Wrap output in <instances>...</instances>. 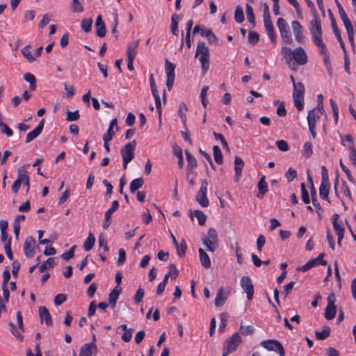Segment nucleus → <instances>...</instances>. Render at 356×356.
Listing matches in <instances>:
<instances>
[{
    "label": "nucleus",
    "mask_w": 356,
    "mask_h": 356,
    "mask_svg": "<svg viewBox=\"0 0 356 356\" xmlns=\"http://www.w3.org/2000/svg\"><path fill=\"white\" fill-rule=\"evenodd\" d=\"M315 265H316V260L310 259L305 265L298 266L296 270L298 271L305 272L314 267Z\"/></svg>",
    "instance_id": "46"
},
{
    "label": "nucleus",
    "mask_w": 356,
    "mask_h": 356,
    "mask_svg": "<svg viewBox=\"0 0 356 356\" xmlns=\"http://www.w3.org/2000/svg\"><path fill=\"white\" fill-rule=\"evenodd\" d=\"M324 109H321L320 107H315L311 110L307 115L308 125L316 126V122L319 120L320 118L323 115Z\"/></svg>",
    "instance_id": "12"
},
{
    "label": "nucleus",
    "mask_w": 356,
    "mask_h": 356,
    "mask_svg": "<svg viewBox=\"0 0 356 356\" xmlns=\"http://www.w3.org/2000/svg\"><path fill=\"white\" fill-rule=\"evenodd\" d=\"M70 9L73 13H81L83 11V7L79 0H72Z\"/></svg>",
    "instance_id": "43"
},
{
    "label": "nucleus",
    "mask_w": 356,
    "mask_h": 356,
    "mask_svg": "<svg viewBox=\"0 0 356 356\" xmlns=\"http://www.w3.org/2000/svg\"><path fill=\"white\" fill-rule=\"evenodd\" d=\"M234 19L237 23H242L244 20L243 8L238 6L234 12Z\"/></svg>",
    "instance_id": "40"
},
{
    "label": "nucleus",
    "mask_w": 356,
    "mask_h": 356,
    "mask_svg": "<svg viewBox=\"0 0 356 356\" xmlns=\"http://www.w3.org/2000/svg\"><path fill=\"white\" fill-rule=\"evenodd\" d=\"M79 118V113L78 111L72 112L69 110L67 111L66 120L69 122L76 121Z\"/></svg>",
    "instance_id": "61"
},
{
    "label": "nucleus",
    "mask_w": 356,
    "mask_h": 356,
    "mask_svg": "<svg viewBox=\"0 0 356 356\" xmlns=\"http://www.w3.org/2000/svg\"><path fill=\"white\" fill-rule=\"evenodd\" d=\"M120 330L124 331V332L121 337L122 340L124 342L130 341V340L132 337V334H133L134 330L132 328H128L127 325L126 324H122V325H119L117 327L116 332L118 333H120Z\"/></svg>",
    "instance_id": "20"
},
{
    "label": "nucleus",
    "mask_w": 356,
    "mask_h": 356,
    "mask_svg": "<svg viewBox=\"0 0 356 356\" xmlns=\"http://www.w3.org/2000/svg\"><path fill=\"white\" fill-rule=\"evenodd\" d=\"M313 19L309 22V29L312 35V41L323 38L322 26L320 18L316 12H313Z\"/></svg>",
    "instance_id": "3"
},
{
    "label": "nucleus",
    "mask_w": 356,
    "mask_h": 356,
    "mask_svg": "<svg viewBox=\"0 0 356 356\" xmlns=\"http://www.w3.org/2000/svg\"><path fill=\"white\" fill-rule=\"evenodd\" d=\"M194 215L197 218L198 222L200 225H204L206 222L207 216L206 215L200 210L194 211Z\"/></svg>",
    "instance_id": "49"
},
{
    "label": "nucleus",
    "mask_w": 356,
    "mask_h": 356,
    "mask_svg": "<svg viewBox=\"0 0 356 356\" xmlns=\"http://www.w3.org/2000/svg\"><path fill=\"white\" fill-rule=\"evenodd\" d=\"M283 56L288 60H291L293 58V51L287 47H283L281 50Z\"/></svg>",
    "instance_id": "60"
},
{
    "label": "nucleus",
    "mask_w": 356,
    "mask_h": 356,
    "mask_svg": "<svg viewBox=\"0 0 356 356\" xmlns=\"http://www.w3.org/2000/svg\"><path fill=\"white\" fill-rule=\"evenodd\" d=\"M92 25V19L91 18H85L81 22V28L86 33L90 31Z\"/></svg>",
    "instance_id": "47"
},
{
    "label": "nucleus",
    "mask_w": 356,
    "mask_h": 356,
    "mask_svg": "<svg viewBox=\"0 0 356 356\" xmlns=\"http://www.w3.org/2000/svg\"><path fill=\"white\" fill-rule=\"evenodd\" d=\"M254 295V286L252 280L249 277H246V296L250 300Z\"/></svg>",
    "instance_id": "35"
},
{
    "label": "nucleus",
    "mask_w": 356,
    "mask_h": 356,
    "mask_svg": "<svg viewBox=\"0 0 356 356\" xmlns=\"http://www.w3.org/2000/svg\"><path fill=\"white\" fill-rule=\"evenodd\" d=\"M285 176L289 182L292 181L297 177L296 170L292 168H289Z\"/></svg>",
    "instance_id": "62"
},
{
    "label": "nucleus",
    "mask_w": 356,
    "mask_h": 356,
    "mask_svg": "<svg viewBox=\"0 0 356 356\" xmlns=\"http://www.w3.org/2000/svg\"><path fill=\"white\" fill-rule=\"evenodd\" d=\"M291 28L293 30V32L295 35L296 40L299 43H303L304 42V35H303V29L302 26L300 24V23L298 21H293L291 22Z\"/></svg>",
    "instance_id": "17"
},
{
    "label": "nucleus",
    "mask_w": 356,
    "mask_h": 356,
    "mask_svg": "<svg viewBox=\"0 0 356 356\" xmlns=\"http://www.w3.org/2000/svg\"><path fill=\"white\" fill-rule=\"evenodd\" d=\"M349 148V158L353 161V165L356 166V149L355 145H350Z\"/></svg>",
    "instance_id": "64"
},
{
    "label": "nucleus",
    "mask_w": 356,
    "mask_h": 356,
    "mask_svg": "<svg viewBox=\"0 0 356 356\" xmlns=\"http://www.w3.org/2000/svg\"><path fill=\"white\" fill-rule=\"evenodd\" d=\"M304 92L305 86L302 83H297L293 87V100L298 111H302L304 108Z\"/></svg>",
    "instance_id": "5"
},
{
    "label": "nucleus",
    "mask_w": 356,
    "mask_h": 356,
    "mask_svg": "<svg viewBox=\"0 0 356 356\" xmlns=\"http://www.w3.org/2000/svg\"><path fill=\"white\" fill-rule=\"evenodd\" d=\"M258 187V193L257 194V197L259 199H261L264 197V196L268 192V184L265 181V176H262L257 184Z\"/></svg>",
    "instance_id": "24"
},
{
    "label": "nucleus",
    "mask_w": 356,
    "mask_h": 356,
    "mask_svg": "<svg viewBox=\"0 0 356 356\" xmlns=\"http://www.w3.org/2000/svg\"><path fill=\"white\" fill-rule=\"evenodd\" d=\"M35 243H36V242H35V238L31 236H29L26 239V241L24 242V251L25 255L28 258H31L33 257Z\"/></svg>",
    "instance_id": "16"
},
{
    "label": "nucleus",
    "mask_w": 356,
    "mask_h": 356,
    "mask_svg": "<svg viewBox=\"0 0 356 356\" xmlns=\"http://www.w3.org/2000/svg\"><path fill=\"white\" fill-rule=\"evenodd\" d=\"M201 35L207 38L210 44L217 42V38L211 29H202Z\"/></svg>",
    "instance_id": "36"
},
{
    "label": "nucleus",
    "mask_w": 356,
    "mask_h": 356,
    "mask_svg": "<svg viewBox=\"0 0 356 356\" xmlns=\"http://www.w3.org/2000/svg\"><path fill=\"white\" fill-rule=\"evenodd\" d=\"M301 193H302V200L305 204H309L310 202L309 193L306 189L305 185L304 183H302L300 185Z\"/></svg>",
    "instance_id": "54"
},
{
    "label": "nucleus",
    "mask_w": 356,
    "mask_h": 356,
    "mask_svg": "<svg viewBox=\"0 0 356 356\" xmlns=\"http://www.w3.org/2000/svg\"><path fill=\"white\" fill-rule=\"evenodd\" d=\"M328 14H329V17H330V21H331V26H332V31L335 35V36L337 37L339 44H340V46L341 47V49H343V52L344 53H346V47H345V44L341 37V34H340V31L337 27V22L335 21V19L332 13V12L330 10H329L328 12Z\"/></svg>",
    "instance_id": "15"
},
{
    "label": "nucleus",
    "mask_w": 356,
    "mask_h": 356,
    "mask_svg": "<svg viewBox=\"0 0 356 356\" xmlns=\"http://www.w3.org/2000/svg\"><path fill=\"white\" fill-rule=\"evenodd\" d=\"M330 333V328L329 326H324V328L322 331L316 332V337L318 340H324L325 339Z\"/></svg>",
    "instance_id": "38"
},
{
    "label": "nucleus",
    "mask_w": 356,
    "mask_h": 356,
    "mask_svg": "<svg viewBox=\"0 0 356 356\" xmlns=\"http://www.w3.org/2000/svg\"><path fill=\"white\" fill-rule=\"evenodd\" d=\"M144 180L143 178H137L131 181L130 183V191L131 193H135L137 190L143 186Z\"/></svg>",
    "instance_id": "31"
},
{
    "label": "nucleus",
    "mask_w": 356,
    "mask_h": 356,
    "mask_svg": "<svg viewBox=\"0 0 356 356\" xmlns=\"http://www.w3.org/2000/svg\"><path fill=\"white\" fill-rule=\"evenodd\" d=\"M119 208V202L117 200H114L112 203V206L110 209H108L106 213L105 216H106V218H111V215L118 210Z\"/></svg>",
    "instance_id": "58"
},
{
    "label": "nucleus",
    "mask_w": 356,
    "mask_h": 356,
    "mask_svg": "<svg viewBox=\"0 0 356 356\" xmlns=\"http://www.w3.org/2000/svg\"><path fill=\"white\" fill-rule=\"evenodd\" d=\"M38 312L41 322L44 321L47 326H51V316L48 309L44 306H42L39 307Z\"/></svg>",
    "instance_id": "21"
},
{
    "label": "nucleus",
    "mask_w": 356,
    "mask_h": 356,
    "mask_svg": "<svg viewBox=\"0 0 356 356\" xmlns=\"http://www.w3.org/2000/svg\"><path fill=\"white\" fill-rule=\"evenodd\" d=\"M277 26L278 27L283 42L288 44H291L293 39L290 32L289 26L286 20L282 17L278 18L277 21Z\"/></svg>",
    "instance_id": "6"
},
{
    "label": "nucleus",
    "mask_w": 356,
    "mask_h": 356,
    "mask_svg": "<svg viewBox=\"0 0 356 356\" xmlns=\"http://www.w3.org/2000/svg\"><path fill=\"white\" fill-rule=\"evenodd\" d=\"M246 15L248 19V22L254 26V16L253 13L252 8L246 3Z\"/></svg>",
    "instance_id": "52"
},
{
    "label": "nucleus",
    "mask_w": 356,
    "mask_h": 356,
    "mask_svg": "<svg viewBox=\"0 0 356 356\" xmlns=\"http://www.w3.org/2000/svg\"><path fill=\"white\" fill-rule=\"evenodd\" d=\"M293 59L298 65H303L307 63V56L301 47H298L293 50Z\"/></svg>",
    "instance_id": "11"
},
{
    "label": "nucleus",
    "mask_w": 356,
    "mask_h": 356,
    "mask_svg": "<svg viewBox=\"0 0 356 356\" xmlns=\"http://www.w3.org/2000/svg\"><path fill=\"white\" fill-rule=\"evenodd\" d=\"M66 299H67L66 295L63 294V293H59L55 296L54 302L56 306H58V305H61L62 303H63L66 300Z\"/></svg>",
    "instance_id": "63"
},
{
    "label": "nucleus",
    "mask_w": 356,
    "mask_h": 356,
    "mask_svg": "<svg viewBox=\"0 0 356 356\" xmlns=\"http://www.w3.org/2000/svg\"><path fill=\"white\" fill-rule=\"evenodd\" d=\"M241 342L242 339L238 332L232 334L224 343L222 355L227 356L229 354L234 352Z\"/></svg>",
    "instance_id": "2"
},
{
    "label": "nucleus",
    "mask_w": 356,
    "mask_h": 356,
    "mask_svg": "<svg viewBox=\"0 0 356 356\" xmlns=\"http://www.w3.org/2000/svg\"><path fill=\"white\" fill-rule=\"evenodd\" d=\"M179 20V15L177 14H173L171 16V26L170 31L172 33L175 35H177L179 30H178V24Z\"/></svg>",
    "instance_id": "30"
},
{
    "label": "nucleus",
    "mask_w": 356,
    "mask_h": 356,
    "mask_svg": "<svg viewBox=\"0 0 356 356\" xmlns=\"http://www.w3.org/2000/svg\"><path fill=\"white\" fill-rule=\"evenodd\" d=\"M314 44L318 48L320 53L322 55L327 54L325 44L323 41V38L316 40L313 41Z\"/></svg>",
    "instance_id": "44"
},
{
    "label": "nucleus",
    "mask_w": 356,
    "mask_h": 356,
    "mask_svg": "<svg viewBox=\"0 0 356 356\" xmlns=\"http://www.w3.org/2000/svg\"><path fill=\"white\" fill-rule=\"evenodd\" d=\"M76 248V245H73L70 248V249L68 251L62 254V259L65 261H69L70 259H71L74 255V251Z\"/></svg>",
    "instance_id": "51"
},
{
    "label": "nucleus",
    "mask_w": 356,
    "mask_h": 356,
    "mask_svg": "<svg viewBox=\"0 0 356 356\" xmlns=\"http://www.w3.org/2000/svg\"><path fill=\"white\" fill-rule=\"evenodd\" d=\"M199 57L201 63V67L204 73H205L209 67V50L204 42H198L195 52V57Z\"/></svg>",
    "instance_id": "1"
},
{
    "label": "nucleus",
    "mask_w": 356,
    "mask_h": 356,
    "mask_svg": "<svg viewBox=\"0 0 356 356\" xmlns=\"http://www.w3.org/2000/svg\"><path fill=\"white\" fill-rule=\"evenodd\" d=\"M244 165L243 161L240 157L236 156L234 159V181L238 182L242 175V170Z\"/></svg>",
    "instance_id": "22"
},
{
    "label": "nucleus",
    "mask_w": 356,
    "mask_h": 356,
    "mask_svg": "<svg viewBox=\"0 0 356 356\" xmlns=\"http://www.w3.org/2000/svg\"><path fill=\"white\" fill-rule=\"evenodd\" d=\"M8 325L11 327L12 334L19 341L23 340V336L21 334V332L16 328L15 324L13 322H9Z\"/></svg>",
    "instance_id": "55"
},
{
    "label": "nucleus",
    "mask_w": 356,
    "mask_h": 356,
    "mask_svg": "<svg viewBox=\"0 0 356 356\" xmlns=\"http://www.w3.org/2000/svg\"><path fill=\"white\" fill-rule=\"evenodd\" d=\"M95 243V236L90 232L87 239L85 241L83 247L86 251H90L92 249Z\"/></svg>",
    "instance_id": "32"
},
{
    "label": "nucleus",
    "mask_w": 356,
    "mask_h": 356,
    "mask_svg": "<svg viewBox=\"0 0 356 356\" xmlns=\"http://www.w3.org/2000/svg\"><path fill=\"white\" fill-rule=\"evenodd\" d=\"M139 44V40L130 44L127 51V58L134 59L137 54V47Z\"/></svg>",
    "instance_id": "27"
},
{
    "label": "nucleus",
    "mask_w": 356,
    "mask_h": 356,
    "mask_svg": "<svg viewBox=\"0 0 356 356\" xmlns=\"http://www.w3.org/2000/svg\"><path fill=\"white\" fill-rule=\"evenodd\" d=\"M312 154V146L311 143L306 142L303 145V149H302V154L308 158Z\"/></svg>",
    "instance_id": "57"
},
{
    "label": "nucleus",
    "mask_w": 356,
    "mask_h": 356,
    "mask_svg": "<svg viewBox=\"0 0 356 356\" xmlns=\"http://www.w3.org/2000/svg\"><path fill=\"white\" fill-rule=\"evenodd\" d=\"M177 248V254L179 257H182L185 255L187 249L186 243L182 240Z\"/></svg>",
    "instance_id": "56"
},
{
    "label": "nucleus",
    "mask_w": 356,
    "mask_h": 356,
    "mask_svg": "<svg viewBox=\"0 0 356 356\" xmlns=\"http://www.w3.org/2000/svg\"><path fill=\"white\" fill-rule=\"evenodd\" d=\"M213 151L215 161L218 164H221L222 163V154L220 147L217 145H214Z\"/></svg>",
    "instance_id": "41"
},
{
    "label": "nucleus",
    "mask_w": 356,
    "mask_h": 356,
    "mask_svg": "<svg viewBox=\"0 0 356 356\" xmlns=\"http://www.w3.org/2000/svg\"><path fill=\"white\" fill-rule=\"evenodd\" d=\"M329 191H330V185H327V186L321 185L320 186V188H319L320 197L322 199L327 200V202H330L329 198H328Z\"/></svg>",
    "instance_id": "42"
},
{
    "label": "nucleus",
    "mask_w": 356,
    "mask_h": 356,
    "mask_svg": "<svg viewBox=\"0 0 356 356\" xmlns=\"http://www.w3.org/2000/svg\"><path fill=\"white\" fill-rule=\"evenodd\" d=\"M96 34L97 36L102 38L106 33V29L104 22L101 15H98L95 22Z\"/></svg>",
    "instance_id": "23"
},
{
    "label": "nucleus",
    "mask_w": 356,
    "mask_h": 356,
    "mask_svg": "<svg viewBox=\"0 0 356 356\" xmlns=\"http://www.w3.org/2000/svg\"><path fill=\"white\" fill-rule=\"evenodd\" d=\"M22 54L29 62H33L35 60V57L31 51L30 45H26L24 48H22Z\"/></svg>",
    "instance_id": "39"
},
{
    "label": "nucleus",
    "mask_w": 356,
    "mask_h": 356,
    "mask_svg": "<svg viewBox=\"0 0 356 356\" xmlns=\"http://www.w3.org/2000/svg\"><path fill=\"white\" fill-rule=\"evenodd\" d=\"M165 67L167 75L166 86L168 89L170 90L173 86L175 77V65L170 62L168 60H165Z\"/></svg>",
    "instance_id": "10"
},
{
    "label": "nucleus",
    "mask_w": 356,
    "mask_h": 356,
    "mask_svg": "<svg viewBox=\"0 0 356 356\" xmlns=\"http://www.w3.org/2000/svg\"><path fill=\"white\" fill-rule=\"evenodd\" d=\"M264 27L265 30L269 37L270 41L273 43L276 42V36L274 31V27L273 22L271 21V18H264Z\"/></svg>",
    "instance_id": "18"
},
{
    "label": "nucleus",
    "mask_w": 356,
    "mask_h": 356,
    "mask_svg": "<svg viewBox=\"0 0 356 356\" xmlns=\"http://www.w3.org/2000/svg\"><path fill=\"white\" fill-rule=\"evenodd\" d=\"M136 146V141L134 140L121 148L120 153L122 157L124 169H127L128 163L133 159Z\"/></svg>",
    "instance_id": "4"
},
{
    "label": "nucleus",
    "mask_w": 356,
    "mask_h": 356,
    "mask_svg": "<svg viewBox=\"0 0 356 356\" xmlns=\"http://www.w3.org/2000/svg\"><path fill=\"white\" fill-rule=\"evenodd\" d=\"M222 291H223L222 288L219 289V290L216 294V300H215V305L216 307L222 306L225 301V298H223V296H222Z\"/></svg>",
    "instance_id": "48"
},
{
    "label": "nucleus",
    "mask_w": 356,
    "mask_h": 356,
    "mask_svg": "<svg viewBox=\"0 0 356 356\" xmlns=\"http://www.w3.org/2000/svg\"><path fill=\"white\" fill-rule=\"evenodd\" d=\"M44 120H42L38 125L31 132H29L26 138V143H29L32 140H33L35 138H36L42 132L43 127H44Z\"/></svg>",
    "instance_id": "19"
},
{
    "label": "nucleus",
    "mask_w": 356,
    "mask_h": 356,
    "mask_svg": "<svg viewBox=\"0 0 356 356\" xmlns=\"http://www.w3.org/2000/svg\"><path fill=\"white\" fill-rule=\"evenodd\" d=\"M120 293V289H118V286L113 289L108 295L109 304L111 305L112 307H115L116 302L119 298Z\"/></svg>",
    "instance_id": "29"
},
{
    "label": "nucleus",
    "mask_w": 356,
    "mask_h": 356,
    "mask_svg": "<svg viewBox=\"0 0 356 356\" xmlns=\"http://www.w3.org/2000/svg\"><path fill=\"white\" fill-rule=\"evenodd\" d=\"M261 345L263 346L264 348L269 351L277 352L280 356H284L285 355V351L283 346L277 340H265L261 343Z\"/></svg>",
    "instance_id": "7"
},
{
    "label": "nucleus",
    "mask_w": 356,
    "mask_h": 356,
    "mask_svg": "<svg viewBox=\"0 0 356 356\" xmlns=\"http://www.w3.org/2000/svg\"><path fill=\"white\" fill-rule=\"evenodd\" d=\"M248 39L250 44L255 45L259 40V35L255 31H249Z\"/></svg>",
    "instance_id": "45"
},
{
    "label": "nucleus",
    "mask_w": 356,
    "mask_h": 356,
    "mask_svg": "<svg viewBox=\"0 0 356 356\" xmlns=\"http://www.w3.org/2000/svg\"><path fill=\"white\" fill-rule=\"evenodd\" d=\"M339 217V214L334 213L332 216V221L333 224V228L337 235V243L339 245H341V241L344 236V229L337 222Z\"/></svg>",
    "instance_id": "14"
},
{
    "label": "nucleus",
    "mask_w": 356,
    "mask_h": 356,
    "mask_svg": "<svg viewBox=\"0 0 356 356\" xmlns=\"http://www.w3.org/2000/svg\"><path fill=\"white\" fill-rule=\"evenodd\" d=\"M307 181L309 184V187L311 189L312 204H313L314 207H315L316 211L318 213H320V212H321L323 211V209L318 202L316 192V190H315V188L314 186V183H313V179H312V177L309 172H307Z\"/></svg>",
    "instance_id": "13"
},
{
    "label": "nucleus",
    "mask_w": 356,
    "mask_h": 356,
    "mask_svg": "<svg viewBox=\"0 0 356 356\" xmlns=\"http://www.w3.org/2000/svg\"><path fill=\"white\" fill-rule=\"evenodd\" d=\"M208 182L206 179L201 181L200 188L196 195V201L203 207H207L209 204L207 196Z\"/></svg>",
    "instance_id": "8"
},
{
    "label": "nucleus",
    "mask_w": 356,
    "mask_h": 356,
    "mask_svg": "<svg viewBox=\"0 0 356 356\" xmlns=\"http://www.w3.org/2000/svg\"><path fill=\"white\" fill-rule=\"evenodd\" d=\"M24 79L30 83L29 88L31 90H35L36 88L35 77L31 73H26L24 76Z\"/></svg>",
    "instance_id": "37"
},
{
    "label": "nucleus",
    "mask_w": 356,
    "mask_h": 356,
    "mask_svg": "<svg viewBox=\"0 0 356 356\" xmlns=\"http://www.w3.org/2000/svg\"><path fill=\"white\" fill-rule=\"evenodd\" d=\"M185 154L188 162L187 168L191 170L197 165L196 159L188 150L185 151Z\"/></svg>",
    "instance_id": "33"
},
{
    "label": "nucleus",
    "mask_w": 356,
    "mask_h": 356,
    "mask_svg": "<svg viewBox=\"0 0 356 356\" xmlns=\"http://www.w3.org/2000/svg\"><path fill=\"white\" fill-rule=\"evenodd\" d=\"M17 180L21 182L22 184H24V185H27V188H26V193H28L30 189V181L29 177L26 174V172H23L22 170H18Z\"/></svg>",
    "instance_id": "26"
},
{
    "label": "nucleus",
    "mask_w": 356,
    "mask_h": 356,
    "mask_svg": "<svg viewBox=\"0 0 356 356\" xmlns=\"http://www.w3.org/2000/svg\"><path fill=\"white\" fill-rule=\"evenodd\" d=\"M335 295L334 293H330L327 297V305L325 309L324 316L327 320L333 319L337 313V307L334 305Z\"/></svg>",
    "instance_id": "9"
},
{
    "label": "nucleus",
    "mask_w": 356,
    "mask_h": 356,
    "mask_svg": "<svg viewBox=\"0 0 356 356\" xmlns=\"http://www.w3.org/2000/svg\"><path fill=\"white\" fill-rule=\"evenodd\" d=\"M92 348L97 350L96 343H95L94 342L86 343L81 347L80 350L79 356H92Z\"/></svg>",
    "instance_id": "25"
},
{
    "label": "nucleus",
    "mask_w": 356,
    "mask_h": 356,
    "mask_svg": "<svg viewBox=\"0 0 356 356\" xmlns=\"http://www.w3.org/2000/svg\"><path fill=\"white\" fill-rule=\"evenodd\" d=\"M200 259L202 265L207 268L211 266L210 259L209 255L205 252L202 248L199 249Z\"/></svg>",
    "instance_id": "28"
},
{
    "label": "nucleus",
    "mask_w": 356,
    "mask_h": 356,
    "mask_svg": "<svg viewBox=\"0 0 356 356\" xmlns=\"http://www.w3.org/2000/svg\"><path fill=\"white\" fill-rule=\"evenodd\" d=\"M203 243L207 246L208 251L213 252L217 248V243L212 242L211 239L203 238Z\"/></svg>",
    "instance_id": "53"
},
{
    "label": "nucleus",
    "mask_w": 356,
    "mask_h": 356,
    "mask_svg": "<svg viewBox=\"0 0 356 356\" xmlns=\"http://www.w3.org/2000/svg\"><path fill=\"white\" fill-rule=\"evenodd\" d=\"M54 265H55L54 259L49 258L39 266V271L40 273H42L47 269L52 268L54 266Z\"/></svg>",
    "instance_id": "34"
},
{
    "label": "nucleus",
    "mask_w": 356,
    "mask_h": 356,
    "mask_svg": "<svg viewBox=\"0 0 356 356\" xmlns=\"http://www.w3.org/2000/svg\"><path fill=\"white\" fill-rule=\"evenodd\" d=\"M322 181L321 185H330L328 172L325 165L321 167Z\"/></svg>",
    "instance_id": "50"
},
{
    "label": "nucleus",
    "mask_w": 356,
    "mask_h": 356,
    "mask_svg": "<svg viewBox=\"0 0 356 356\" xmlns=\"http://www.w3.org/2000/svg\"><path fill=\"white\" fill-rule=\"evenodd\" d=\"M5 252L10 260L13 259V254L11 250V238H9L4 246Z\"/></svg>",
    "instance_id": "59"
}]
</instances>
